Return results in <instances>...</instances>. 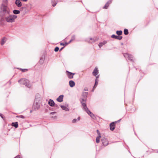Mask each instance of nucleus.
Segmentation results:
<instances>
[{"instance_id": "f257e3e1", "label": "nucleus", "mask_w": 158, "mask_h": 158, "mask_svg": "<svg viewBox=\"0 0 158 158\" xmlns=\"http://www.w3.org/2000/svg\"><path fill=\"white\" fill-rule=\"evenodd\" d=\"M7 0H4L0 6V15L2 16H6L10 13L9 8L7 6Z\"/></svg>"}, {"instance_id": "f03ea898", "label": "nucleus", "mask_w": 158, "mask_h": 158, "mask_svg": "<svg viewBox=\"0 0 158 158\" xmlns=\"http://www.w3.org/2000/svg\"><path fill=\"white\" fill-rule=\"evenodd\" d=\"M81 102L82 103V106L83 107V109L86 111L87 114L90 115V116L93 119H95L96 117L89 110L88 108H87L86 104V101L83 99H82L81 100Z\"/></svg>"}, {"instance_id": "7ed1b4c3", "label": "nucleus", "mask_w": 158, "mask_h": 158, "mask_svg": "<svg viewBox=\"0 0 158 158\" xmlns=\"http://www.w3.org/2000/svg\"><path fill=\"white\" fill-rule=\"evenodd\" d=\"M17 18V16L14 15H9L6 16L5 18L6 21L10 23L14 22L16 19Z\"/></svg>"}, {"instance_id": "20e7f679", "label": "nucleus", "mask_w": 158, "mask_h": 158, "mask_svg": "<svg viewBox=\"0 0 158 158\" xmlns=\"http://www.w3.org/2000/svg\"><path fill=\"white\" fill-rule=\"evenodd\" d=\"M19 82L21 84L25 85V86L29 87L30 86L29 84V81L26 79H22L19 81Z\"/></svg>"}, {"instance_id": "39448f33", "label": "nucleus", "mask_w": 158, "mask_h": 158, "mask_svg": "<svg viewBox=\"0 0 158 158\" xmlns=\"http://www.w3.org/2000/svg\"><path fill=\"white\" fill-rule=\"evenodd\" d=\"M15 4L18 7H20L22 6L21 2L19 0H16L15 2Z\"/></svg>"}, {"instance_id": "423d86ee", "label": "nucleus", "mask_w": 158, "mask_h": 158, "mask_svg": "<svg viewBox=\"0 0 158 158\" xmlns=\"http://www.w3.org/2000/svg\"><path fill=\"white\" fill-rule=\"evenodd\" d=\"M68 105H66V106H62L61 105L60 106V107L63 110H64L66 111H69V109L68 107Z\"/></svg>"}, {"instance_id": "0eeeda50", "label": "nucleus", "mask_w": 158, "mask_h": 158, "mask_svg": "<svg viewBox=\"0 0 158 158\" xmlns=\"http://www.w3.org/2000/svg\"><path fill=\"white\" fill-rule=\"evenodd\" d=\"M102 143L104 146H106L108 145V143L107 139L105 138H103L102 139Z\"/></svg>"}, {"instance_id": "6e6552de", "label": "nucleus", "mask_w": 158, "mask_h": 158, "mask_svg": "<svg viewBox=\"0 0 158 158\" xmlns=\"http://www.w3.org/2000/svg\"><path fill=\"white\" fill-rule=\"evenodd\" d=\"M111 37L113 38H114L119 40H121L122 38V36H117L115 35H112L111 36Z\"/></svg>"}, {"instance_id": "1a4fd4ad", "label": "nucleus", "mask_w": 158, "mask_h": 158, "mask_svg": "<svg viewBox=\"0 0 158 158\" xmlns=\"http://www.w3.org/2000/svg\"><path fill=\"white\" fill-rule=\"evenodd\" d=\"M66 72L68 73L67 75L69 78L71 79L73 77V76L74 74H73L72 73H70L68 71H66Z\"/></svg>"}, {"instance_id": "9d476101", "label": "nucleus", "mask_w": 158, "mask_h": 158, "mask_svg": "<svg viewBox=\"0 0 158 158\" xmlns=\"http://www.w3.org/2000/svg\"><path fill=\"white\" fill-rule=\"evenodd\" d=\"M98 70L97 68H96L93 72V74L94 76H96L98 73Z\"/></svg>"}, {"instance_id": "9b49d317", "label": "nucleus", "mask_w": 158, "mask_h": 158, "mask_svg": "<svg viewBox=\"0 0 158 158\" xmlns=\"http://www.w3.org/2000/svg\"><path fill=\"white\" fill-rule=\"evenodd\" d=\"M110 129L111 131H113L114 130L115 127V124L114 123H111L110 124Z\"/></svg>"}, {"instance_id": "f8f14e48", "label": "nucleus", "mask_w": 158, "mask_h": 158, "mask_svg": "<svg viewBox=\"0 0 158 158\" xmlns=\"http://www.w3.org/2000/svg\"><path fill=\"white\" fill-rule=\"evenodd\" d=\"M48 104L50 106H54L55 103L52 100L50 99L48 102Z\"/></svg>"}, {"instance_id": "ddd939ff", "label": "nucleus", "mask_w": 158, "mask_h": 158, "mask_svg": "<svg viewBox=\"0 0 158 158\" xmlns=\"http://www.w3.org/2000/svg\"><path fill=\"white\" fill-rule=\"evenodd\" d=\"M63 95H61L57 99V100L60 102H62L63 99Z\"/></svg>"}, {"instance_id": "4468645a", "label": "nucleus", "mask_w": 158, "mask_h": 158, "mask_svg": "<svg viewBox=\"0 0 158 158\" xmlns=\"http://www.w3.org/2000/svg\"><path fill=\"white\" fill-rule=\"evenodd\" d=\"M69 83L70 86L71 87H73L75 85V83L73 81H70Z\"/></svg>"}, {"instance_id": "2eb2a0df", "label": "nucleus", "mask_w": 158, "mask_h": 158, "mask_svg": "<svg viewBox=\"0 0 158 158\" xmlns=\"http://www.w3.org/2000/svg\"><path fill=\"white\" fill-rule=\"evenodd\" d=\"M107 43V41H104L102 42H101L99 43L98 44V46L100 48H101L103 45H105Z\"/></svg>"}, {"instance_id": "dca6fc26", "label": "nucleus", "mask_w": 158, "mask_h": 158, "mask_svg": "<svg viewBox=\"0 0 158 158\" xmlns=\"http://www.w3.org/2000/svg\"><path fill=\"white\" fill-rule=\"evenodd\" d=\"M6 41V39L5 37H4L2 38L1 41V44L2 45H3Z\"/></svg>"}, {"instance_id": "f3484780", "label": "nucleus", "mask_w": 158, "mask_h": 158, "mask_svg": "<svg viewBox=\"0 0 158 158\" xmlns=\"http://www.w3.org/2000/svg\"><path fill=\"white\" fill-rule=\"evenodd\" d=\"M58 0H52V4L53 6H55Z\"/></svg>"}, {"instance_id": "a211bd4d", "label": "nucleus", "mask_w": 158, "mask_h": 158, "mask_svg": "<svg viewBox=\"0 0 158 158\" xmlns=\"http://www.w3.org/2000/svg\"><path fill=\"white\" fill-rule=\"evenodd\" d=\"M111 1H108L105 5V6L103 7V8L106 9L107 8L108 6H109V5L111 3Z\"/></svg>"}, {"instance_id": "6ab92c4d", "label": "nucleus", "mask_w": 158, "mask_h": 158, "mask_svg": "<svg viewBox=\"0 0 158 158\" xmlns=\"http://www.w3.org/2000/svg\"><path fill=\"white\" fill-rule=\"evenodd\" d=\"M20 13V11L19 10H14L13 11V13L15 14L14 15L19 14Z\"/></svg>"}, {"instance_id": "aec40b11", "label": "nucleus", "mask_w": 158, "mask_h": 158, "mask_svg": "<svg viewBox=\"0 0 158 158\" xmlns=\"http://www.w3.org/2000/svg\"><path fill=\"white\" fill-rule=\"evenodd\" d=\"M80 117H79L77 119L75 118V119H73L72 120V123H75L77 121H79L80 120Z\"/></svg>"}, {"instance_id": "412c9836", "label": "nucleus", "mask_w": 158, "mask_h": 158, "mask_svg": "<svg viewBox=\"0 0 158 158\" xmlns=\"http://www.w3.org/2000/svg\"><path fill=\"white\" fill-rule=\"evenodd\" d=\"M87 41L89 43H92L94 42L95 40L93 38H90L88 40H87Z\"/></svg>"}, {"instance_id": "4be33fe9", "label": "nucleus", "mask_w": 158, "mask_h": 158, "mask_svg": "<svg viewBox=\"0 0 158 158\" xmlns=\"http://www.w3.org/2000/svg\"><path fill=\"white\" fill-rule=\"evenodd\" d=\"M12 126L15 127L16 128L18 127V124L17 122L13 123H12Z\"/></svg>"}, {"instance_id": "5701e85b", "label": "nucleus", "mask_w": 158, "mask_h": 158, "mask_svg": "<svg viewBox=\"0 0 158 158\" xmlns=\"http://www.w3.org/2000/svg\"><path fill=\"white\" fill-rule=\"evenodd\" d=\"M101 136H98V137H97L96 138V142L97 143H98L100 142V139L101 138Z\"/></svg>"}, {"instance_id": "b1692460", "label": "nucleus", "mask_w": 158, "mask_h": 158, "mask_svg": "<svg viewBox=\"0 0 158 158\" xmlns=\"http://www.w3.org/2000/svg\"><path fill=\"white\" fill-rule=\"evenodd\" d=\"M98 84V80L97 79H96L95 80V82L94 85V86L93 89H95L96 88V86Z\"/></svg>"}, {"instance_id": "393cba45", "label": "nucleus", "mask_w": 158, "mask_h": 158, "mask_svg": "<svg viewBox=\"0 0 158 158\" xmlns=\"http://www.w3.org/2000/svg\"><path fill=\"white\" fill-rule=\"evenodd\" d=\"M124 34L126 35H127L128 34V30L127 29H125L124 31Z\"/></svg>"}, {"instance_id": "a878e982", "label": "nucleus", "mask_w": 158, "mask_h": 158, "mask_svg": "<svg viewBox=\"0 0 158 158\" xmlns=\"http://www.w3.org/2000/svg\"><path fill=\"white\" fill-rule=\"evenodd\" d=\"M122 31H117L116 33L118 35H121L122 34Z\"/></svg>"}, {"instance_id": "bb28decb", "label": "nucleus", "mask_w": 158, "mask_h": 158, "mask_svg": "<svg viewBox=\"0 0 158 158\" xmlns=\"http://www.w3.org/2000/svg\"><path fill=\"white\" fill-rule=\"evenodd\" d=\"M44 60V58H41L40 60V62L41 64H43V62Z\"/></svg>"}, {"instance_id": "cd10ccee", "label": "nucleus", "mask_w": 158, "mask_h": 158, "mask_svg": "<svg viewBox=\"0 0 158 158\" xmlns=\"http://www.w3.org/2000/svg\"><path fill=\"white\" fill-rule=\"evenodd\" d=\"M131 55H130L129 54H126V55L125 56V57H127L128 56L130 58H131Z\"/></svg>"}, {"instance_id": "c85d7f7f", "label": "nucleus", "mask_w": 158, "mask_h": 158, "mask_svg": "<svg viewBox=\"0 0 158 158\" xmlns=\"http://www.w3.org/2000/svg\"><path fill=\"white\" fill-rule=\"evenodd\" d=\"M59 49V48L58 47H56L55 48L54 50L55 52H57L58 51Z\"/></svg>"}, {"instance_id": "c756f323", "label": "nucleus", "mask_w": 158, "mask_h": 158, "mask_svg": "<svg viewBox=\"0 0 158 158\" xmlns=\"http://www.w3.org/2000/svg\"><path fill=\"white\" fill-rule=\"evenodd\" d=\"M75 37L74 36H73L72 37L71 39V40L69 42V43H70V42H71L73 40H74L75 39Z\"/></svg>"}, {"instance_id": "7c9ffc66", "label": "nucleus", "mask_w": 158, "mask_h": 158, "mask_svg": "<svg viewBox=\"0 0 158 158\" xmlns=\"http://www.w3.org/2000/svg\"><path fill=\"white\" fill-rule=\"evenodd\" d=\"M97 134L98 135V136H101V134H100V132H99L98 130H97Z\"/></svg>"}, {"instance_id": "2f4dec72", "label": "nucleus", "mask_w": 158, "mask_h": 158, "mask_svg": "<svg viewBox=\"0 0 158 158\" xmlns=\"http://www.w3.org/2000/svg\"><path fill=\"white\" fill-rule=\"evenodd\" d=\"M21 70L23 72H25L26 71H27V69H21Z\"/></svg>"}, {"instance_id": "473e14b6", "label": "nucleus", "mask_w": 158, "mask_h": 158, "mask_svg": "<svg viewBox=\"0 0 158 158\" xmlns=\"http://www.w3.org/2000/svg\"><path fill=\"white\" fill-rule=\"evenodd\" d=\"M84 90L85 91H87L88 90V89L87 88H85L84 89Z\"/></svg>"}, {"instance_id": "72a5a7b5", "label": "nucleus", "mask_w": 158, "mask_h": 158, "mask_svg": "<svg viewBox=\"0 0 158 158\" xmlns=\"http://www.w3.org/2000/svg\"><path fill=\"white\" fill-rule=\"evenodd\" d=\"M56 113V112H52L50 114H54Z\"/></svg>"}, {"instance_id": "f704fd0d", "label": "nucleus", "mask_w": 158, "mask_h": 158, "mask_svg": "<svg viewBox=\"0 0 158 158\" xmlns=\"http://www.w3.org/2000/svg\"><path fill=\"white\" fill-rule=\"evenodd\" d=\"M60 45H64L65 44L63 43H61Z\"/></svg>"}, {"instance_id": "c9c22d12", "label": "nucleus", "mask_w": 158, "mask_h": 158, "mask_svg": "<svg viewBox=\"0 0 158 158\" xmlns=\"http://www.w3.org/2000/svg\"><path fill=\"white\" fill-rule=\"evenodd\" d=\"M69 43H69H65V45H67Z\"/></svg>"}, {"instance_id": "e433bc0d", "label": "nucleus", "mask_w": 158, "mask_h": 158, "mask_svg": "<svg viewBox=\"0 0 158 158\" xmlns=\"http://www.w3.org/2000/svg\"><path fill=\"white\" fill-rule=\"evenodd\" d=\"M19 158V156H18L16 157H15V158Z\"/></svg>"}, {"instance_id": "4c0bfd02", "label": "nucleus", "mask_w": 158, "mask_h": 158, "mask_svg": "<svg viewBox=\"0 0 158 158\" xmlns=\"http://www.w3.org/2000/svg\"><path fill=\"white\" fill-rule=\"evenodd\" d=\"M63 48H64V47H62V48L60 49V51L62 50L63 49Z\"/></svg>"}, {"instance_id": "58836bf2", "label": "nucleus", "mask_w": 158, "mask_h": 158, "mask_svg": "<svg viewBox=\"0 0 158 158\" xmlns=\"http://www.w3.org/2000/svg\"><path fill=\"white\" fill-rule=\"evenodd\" d=\"M0 115L1 116V117L2 118H3V117L2 116V115Z\"/></svg>"}, {"instance_id": "ea45409f", "label": "nucleus", "mask_w": 158, "mask_h": 158, "mask_svg": "<svg viewBox=\"0 0 158 158\" xmlns=\"http://www.w3.org/2000/svg\"><path fill=\"white\" fill-rule=\"evenodd\" d=\"M98 77V76L96 77V79H97Z\"/></svg>"}, {"instance_id": "a19ab883", "label": "nucleus", "mask_w": 158, "mask_h": 158, "mask_svg": "<svg viewBox=\"0 0 158 158\" xmlns=\"http://www.w3.org/2000/svg\"><path fill=\"white\" fill-rule=\"evenodd\" d=\"M21 118H23V116H21Z\"/></svg>"}]
</instances>
